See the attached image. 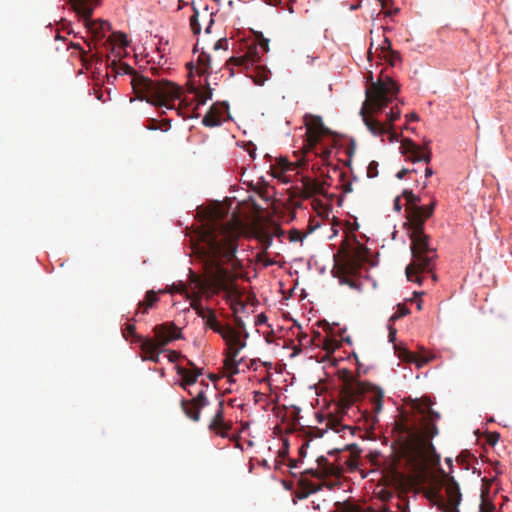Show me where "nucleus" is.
I'll return each instance as SVG.
<instances>
[{
	"mask_svg": "<svg viewBox=\"0 0 512 512\" xmlns=\"http://www.w3.org/2000/svg\"><path fill=\"white\" fill-rule=\"evenodd\" d=\"M196 249L210 282L202 281L193 275L191 284L194 285L195 291L187 297L191 300L190 307L204 320L205 326L221 335L229 325H222L213 309L202 306L201 294L211 298L223 291L224 298L229 302L234 313L237 312L238 307H244L241 300L242 294L235 283L237 276L225 267V264H231L235 269L239 262L236 257L238 234L231 225L212 220L202 230Z\"/></svg>",
	"mask_w": 512,
	"mask_h": 512,
	"instance_id": "f257e3e1",
	"label": "nucleus"
},
{
	"mask_svg": "<svg viewBox=\"0 0 512 512\" xmlns=\"http://www.w3.org/2000/svg\"><path fill=\"white\" fill-rule=\"evenodd\" d=\"M435 202L428 206L407 207L409 237L412 261L405 269L409 281L422 283L421 274L431 273L437 258L436 249L430 244V237L424 232V224L433 214Z\"/></svg>",
	"mask_w": 512,
	"mask_h": 512,
	"instance_id": "f03ea898",
	"label": "nucleus"
},
{
	"mask_svg": "<svg viewBox=\"0 0 512 512\" xmlns=\"http://www.w3.org/2000/svg\"><path fill=\"white\" fill-rule=\"evenodd\" d=\"M398 92L399 86L392 78L381 77L366 88V99L360 109V115L367 129L376 137L389 134L390 142L396 141L398 134L393 128L380 122L375 115L391 103Z\"/></svg>",
	"mask_w": 512,
	"mask_h": 512,
	"instance_id": "7ed1b4c3",
	"label": "nucleus"
},
{
	"mask_svg": "<svg viewBox=\"0 0 512 512\" xmlns=\"http://www.w3.org/2000/svg\"><path fill=\"white\" fill-rule=\"evenodd\" d=\"M119 74L133 75L132 89L140 100H146L156 107L175 108V101L181 96V87L168 80H152L138 75L133 67L120 63L116 69Z\"/></svg>",
	"mask_w": 512,
	"mask_h": 512,
	"instance_id": "20e7f679",
	"label": "nucleus"
},
{
	"mask_svg": "<svg viewBox=\"0 0 512 512\" xmlns=\"http://www.w3.org/2000/svg\"><path fill=\"white\" fill-rule=\"evenodd\" d=\"M435 418H439L438 413L430 411L427 418L423 417L419 424H408L401 422L398 424L403 446L412 461L424 464L435 455V448L431 439L438 434V428L435 424Z\"/></svg>",
	"mask_w": 512,
	"mask_h": 512,
	"instance_id": "39448f33",
	"label": "nucleus"
},
{
	"mask_svg": "<svg viewBox=\"0 0 512 512\" xmlns=\"http://www.w3.org/2000/svg\"><path fill=\"white\" fill-rule=\"evenodd\" d=\"M177 374L181 376L179 386L188 392L189 395L193 396L190 400H181V408L184 414L194 422H198L201 417V410L209 405V400L206 395V389L209 388V384L201 381L200 385L205 387L199 390L195 395L194 392L189 389L190 386L194 385L198 377L202 375V369H196V372H192L187 368L177 365Z\"/></svg>",
	"mask_w": 512,
	"mask_h": 512,
	"instance_id": "423d86ee",
	"label": "nucleus"
},
{
	"mask_svg": "<svg viewBox=\"0 0 512 512\" xmlns=\"http://www.w3.org/2000/svg\"><path fill=\"white\" fill-rule=\"evenodd\" d=\"M360 397L367 399L372 411L377 414L382 410L384 392L381 388L367 382H357L355 384H347L341 391L340 409L341 413L346 411L359 400Z\"/></svg>",
	"mask_w": 512,
	"mask_h": 512,
	"instance_id": "0eeeda50",
	"label": "nucleus"
},
{
	"mask_svg": "<svg viewBox=\"0 0 512 512\" xmlns=\"http://www.w3.org/2000/svg\"><path fill=\"white\" fill-rule=\"evenodd\" d=\"M99 1L100 0H69L72 9L78 16L83 18L85 27L96 40L103 39L106 31L111 29L108 22L91 19L93 11L99 4Z\"/></svg>",
	"mask_w": 512,
	"mask_h": 512,
	"instance_id": "6e6552de",
	"label": "nucleus"
},
{
	"mask_svg": "<svg viewBox=\"0 0 512 512\" xmlns=\"http://www.w3.org/2000/svg\"><path fill=\"white\" fill-rule=\"evenodd\" d=\"M426 496L441 512H459L458 506L462 500V494L458 483L452 476H447L445 496L436 489L429 490Z\"/></svg>",
	"mask_w": 512,
	"mask_h": 512,
	"instance_id": "1a4fd4ad",
	"label": "nucleus"
},
{
	"mask_svg": "<svg viewBox=\"0 0 512 512\" xmlns=\"http://www.w3.org/2000/svg\"><path fill=\"white\" fill-rule=\"evenodd\" d=\"M429 143L430 141L425 142L423 146H420L411 139L405 138L401 142L400 150L401 153L412 162H425L426 164H429L432 158Z\"/></svg>",
	"mask_w": 512,
	"mask_h": 512,
	"instance_id": "9d476101",
	"label": "nucleus"
},
{
	"mask_svg": "<svg viewBox=\"0 0 512 512\" xmlns=\"http://www.w3.org/2000/svg\"><path fill=\"white\" fill-rule=\"evenodd\" d=\"M261 52L256 43L249 44L246 47V51L243 55L233 56L229 58L226 65L231 71V75H234V68L239 67L245 70H249L250 67L256 65L261 59Z\"/></svg>",
	"mask_w": 512,
	"mask_h": 512,
	"instance_id": "9b49d317",
	"label": "nucleus"
},
{
	"mask_svg": "<svg viewBox=\"0 0 512 512\" xmlns=\"http://www.w3.org/2000/svg\"><path fill=\"white\" fill-rule=\"evenodd\" d=\"M214 12L210 11L208 6H205L202 10H199L193 6V14L190 16L189 25L194 35H199L202 30V26H205V32L211 33V28L214 24Z\"/></svg>",
	"mask_w": 512,
	"mask_h": 512,
	"instance_id": "f8f14e48",
	"label": "nucleus"
},
{
	"mask_svg": "<svg viewBox=\"0 0 512 512\" xmlns=\"http://www.w3.org/2000/svg\"><path fill=\"white\" fill-rule=\"evenodd\" d=\"M304 121L307 143L309 148L313 149L320 141L321 137L329 133V130L324 126L320 116L306 115Z\"/></svg>",
	"mask_w": 512,
	"mask_h": 512,
	"instance_id": "ddd939ff",
	"label": "nucleus"
},
{
	"mask_svg": "<svg viewBox=\"0 0 512 512\" xmlns=\"http://www.w3.org/2000/svg\"><path fill=\"white\" fill-rule=\"evenodd\" d=\"M317 468L308 469L305 474L317 479H324L327 477H334L339 479L342 475L343 468L340 464L331 463L325 456H319L316 460Z\"/></svg>",
	"mask_w": 512,
	"mask_h": 512,
	"instance_id": "4468645a",
	"label": "nucleus"
},
{
	"mask_svg": "<svg viewBox=\"0 0 512 512\" xmlns=\"http://www.w3.org/2000/svg\"><path fill=\"white\" fill-rule=\"evenodd\" d=\"M154 339L152 343L159 348H163L175 339L182 338L181 331L174 323H164L156 325L153 329Z\"/></svg>",
	"mask_w": 512,
	"mask_h": 512,
	"instance_id": "2eb2a0df",
	"label": "nucleus"
},
{
	"mask_svg": "<svg viewBox=\"0 0 512 512\" xmlns=\"http://www.w3.org/2000/svg\"><path fill=\"white\" fill-rule=\"evenodd\" d=\"M220 336L225 341L227 347L225 353L238 356L240 351L246 346L248 333L245 332L244 339H241V332L229 325Z\"/></svg>",
	"mask_w": 512,
	"mask_h": 512,
	"instance_id": "dca6fc26",
	"label": "nucleus"
},
{
	"mask_svg": "<svg viewBox=\"0 0 512 512\" xmlns=\"http://www.w3.org/2000/svg\"><path fill=\"white\" fill-rule=\"evenodd\" d=\"M231 429L232 423L224 419V401L221 400L218 403V409L210 420L208 430L216 436L227 438Z\"/></svg>",
	"mask_w": 512,
	"mask_h": 512,
	"instance_id": "f3484780",
	"label": "nucleus"
},
{
	"mask_svg": "<svg viewBox=\"0 0 512 512\" xmlns=\"http://www.w3.org/2000/svg\"><path fill=\"white\" fill-rule=\"evenodd\" d=\"M366 250L364 246L358 244L353 249L344 252V266L348 272H355L360 269L367 257Z\"/></svg>",
	"mask_w": 512,
	"mask_h": 512,
	"instance_id": "a211bd4d",
	"label": "nucleus"
},
{
	"mask_svg": "<svg viewBox=\"0 0 512 512\" xmlns=\"http://www.w3.org/2000/svg\"><path fill=\"white\" fill-rule=\"evenodd\" d=\"M380 51L379 57L387 61L392 67L401 62V55L398 51L392 49L391 41L385 37L382 43L376 48V52Z\"/></svg>",
	"mask_w": 512,
	"mask_h": 512,
	"instance_id": "6ab92c4d",
	"label": "nucleus"
},
{
	"mask_svg": "<svg viewBox=\"0 0 512 512\" xmlns=\"http://www.w3.org/2000/svg\"><path fill=\"white\" fill-rule=\"evenodd\" d=\"M140 349L145 355L143 358L144 360H150L154 363H158L160 361L162 348L155 346V344L152 343L151 338L143 340L140 344Z\"/></svg>",
	"mask_w": 512,
	"mask_h": 512,
	"instance_id": "aec40b11",
	"label": "nucleus"
},
{
	"mask_svg": "<svg viewBox=\"0 0 512 512\" xmlns=\"http://www.w3.org/2000/svg\"><path fill=\"white\" fill-rule=\"evenodd\" d=\"M400 357L402 358V360L406 362L415 363L418 368H421L430 361H432L435 358V355L427 353L415 354L411 351L404 350L400 354Z\"/></svg>",
	"mask_w": 512,
	"mask_h": 512,
	"instance_id": "412c9836",
	"label": "nucleus"
},
{
	"mask_svg": "<svg viewBox=\"0 0 512 512\" xmlns=\"http://www.w3.org/2000/svg\"><path fill=\"white\" fill-rule=\"evenodd\" d=\"M246 71L256 85L262 86L269 79L270 71L262 65L256 64Z\"/></svg>",
	"mask_w": 512,
	"mask_h": 512,
	"instance_id": "4be33fe9",
	"label": "nucleus"
},
{
	"mask_svg": "<svg viewBox=\"0 0 512 512\" xmlns=\"http://www.w3.org/2000/svg\"><path fill=\"white\" fill-rule=\"evenodd\" d=\"M323 184L317 180H309L306 179L303 183V188L301 190V197L304 199H308L316 194L323 193Z\"/></svg>",
	"mask_w": 512,
	"mask_h": 512,
	"instance_id": "5701e85b",
	"label": "nucleus"
},
{
	"mask_svg": "<svg viewBox=\"0 0 512 512\" xmlns=\"http://www.w3.org/2000/svg\"><path fill=\"white\" fill-rule=\"evenodd\" d=\"M158 301H159V298L157 296L156 291H154V290L147 291L145 294L144 300L140 301L137 305L136 314L148 313L149 309H152Z\"/></svg>",
	"mask_w": 512,
	"mask_h": 512,
	"instance_id": "b1692460",
	"label": "nucleus"
},
{
	"mask_svg": "<svg viewBox=\"0 0 512 512\" xmlns=\"http://www.w3.org/2000/svg\"><path fill=\"white\" fill-rule=\"evenodd\" d=\"M310 343L315 344L317 346L322 345L323 349L328 352H333L337 348V343L335 340L329 338L322 339L318 331L314 333V336L310 340Z\"/></svg>",
	"mask_w": 512,
	"mask_h": 512,
	"instance_id": "393cba45",
	"label": "nucleus"
},
{
	"mask_svg": "<svg viewBox=\"0 0 512 512\" xmlns=\"http://www.w3.org/2000/svg\"><path fill=\"white\" fill-rule=\"evenodd\" d=\"M224 368L230 373L229 382H232V376L239 373V365L241 360H237V356L225 353Z\"/></svg>",
	"mask_w": 512,
	"mask_h": 512,
	"instance_id": "a878e982",
	"label": "nucleus"
},
{
	"mask_svg": "<svg viewBox=\"0 0 512 512\" xmlns=\"http://www.w3.org/2000/svg\"><path fill=\"white\" fill-rule=\"evenodd\" d=\"M203 125L206 127H215L221 124V115L220 113L214 109L213 107L208 111V113L202 119Z\"/></svg>",
	"mask_w": 512,
	"mask_h": 512,
	"instance_id": "bb28decb",
	"label": "nucleus"
},
{
	"mask_svg": "<svg viewBox=\"0 0 512 512\" xmlns=\"http://www.w3.org/2000/svg\"><path fill=\"white\" fill-rule=\"evenodd\" d=\"M327 427L333 430L335 433L349 431L350 434H353V428L350 425L342 424L338 418L333 416L328 419Z\"/></svg>",
	"mask_w": 512,
	"mask_h": 512,
	"instance_id": "cd10ccee",
	"label": "nucleus"
},
{
	"mask_svg": "<svg viewBox=\"0 0 512 512\" xmlns=\"http://www.w3.org/2000/svg\"><path fill=\"white\" fill-rule=\"evenodd\" d=\"M256 238L261 242L265 250H267L272 245L273 234L265 228H260L256 232Z\"/></svg>",
	"mask_w": 512,
	"mask_h": 512,
	"instance_id": "c85d7f7f",
	"label": "nucleus"
},
{
	"mask_svg": "<svg viewBox=\"0 0 512 512\" xmlns=\"http://www.w3.org/2000/svg\"><path fill=\"white\" fill-rule=\"evenodd\" d=\"M210 67V55L202 52L198 57V72L200 74L207 73Z\"/></svg>",
	"mask_w": 512,
	"mask_h": 512,
	"instance_id": "c756f323",
	"label": "nucleus"
},
{
	"mask_svg": "<svg viewBox=\"0 0 512 512\" xmlns=\"http://www.w3.org/2000/svg\"><path fill=\"white\" fill-rule=\"evenodd\" d=\"M123 336L124 337L132 336L134 338V341L138 342L140 344L142 343L143 340L146 339L136 333V327L134 324H127V326L123 330Z\"/></svg>",
	"mask_w": 512,
	"mask_h": 512,
	"instance_id": "7c9ffc66",
	"label": "nucleus"
},
{
	"mask_svg": "<svg viewBox=\"0 0 512 512\" xmlns=\"http://www.w3.org/2000/svg\"><path fill=\"white\" fill-rule=\"evenodd\" d=\"M402 195L406 199V201L409 205L408 207L419 206L418 204L420 203L421 199L419 196L415 195L412 191L404 190Z\"/></svg>",
	"mask_w": 512,
	"mask_h": 512,
	"instance_id": "2f4dec72",
	"label": "nucleus"
},
{
	"mask_svg": "<svg viewBox=\"0 0 512 512\" xmlns=\"http://www.w3.org/2000/svg\"><path fill=\"white\" fill-rule=\"evenodd\" d=\"M401 116V111L400 109L395 106V107H392L390 112L388 113L387 115V126H390V128H393V122H395L397 119H399Z\"/></svg>",
	"mask_w": 512,
	"mask_h": 512,
	"instance_id": "473e14b6",
	"label": "nucleus"
},
{
	"mask_svg": "<svg viewBox=\"0 0 512 512\" xmlns=\"http://www.w3.org/2000/svg\"><path fill=\"white\" fill-rule=\"evenodd\" d=\"M306 237V234L302 233L298 229H291L288 233V238L290 242H303Z\"/></svg>",
	"mask_w": 512,
	"mask_h": 512,
	"instance_id": "72a5a7b5",
	"label": "nucleus"
},
{
	"mask_svg": "<svg viewBox=\"0 0 512 512\" xmlns=\"http://www.w3.org/2000/svg\"><path fill=\"white\" fill-rule=\"evenodd\" d=\"M409 309L404 304H398L397 311L391 316L390 320H397L409 314Z\"/></svg>",
	"mask_w": 512,
	"mask_h": 512,
	"instance_id": "f704fd0d",
	"label": "nucleus"
},
{
	"mask_svg": "<svg viewBox=\"0 0 512 512\" xmlns=\"http://www.w3.org/2000/svg\"><path fill=\"white\" fill-rule=\"evenodd\" d=\"M113 41L117 42L119 45L125 47L128 45L127 37L124 33L114 32L112 34Z\"/></svg>",
	"mask_w": 512,
	"mask_h": 512,
	"instance_id": "c9c22d12",
	"label": "nucleus"
},
{
	"mask_svg": "<svg viewBox=\"0 0 512 512\" xmlns=\"http://www.w3.org/2000/svg\"><path fill=\"white\" fill-rule=\"evenodd\" d=\"M275 166L281 169V173H286L287 171L292 170L291 163L286 159H279Z\"/></svg>",
	"mask_w": 512,
	"mask_h": 512,
	"instance_id": "e433bc0d",
	"label": "nucleus"
},
{
	"mask_svg": "<svg viewBox=\"0 0 512 512\" xmlns=\"http://www.w3.org/2000/svg\"><path fill=\"white\" fill-rule=\"evenodd\" d=\"M378 175V163L371 161L367 167V176L369 178H375Z\"/></svg>",
	"mask_w": 512,
	"mask_h": 512,
	"instance_id": "4c0bfd02",
	"label": "nucleus"
},
{
	"mask_svg": "<svg viewBox=\"0 0 512 512\" xmlns=\"http://www.w3.org/2000/svg\"><path fill=\"white\" fill-rule=\"evenodd\" d=\"M494 511H495L494 504L486 499H482L479 512H494Z\"/></svg>",
	"mask_w": 512,
	"mask_h": 512,
	"instance_id": "58836bf2",
	"label": "nucleus"
},
{
	"mask_svg": "<svg viewBox=\"0 0 512 512\" xmlns=\"http://www.w3.org/2000/svg\"><path fill=\"white\" fill-rule=\"evenodd\" d=\"M272 175L275 178L282 180L283 182H288L289 180L286 178L285 173H281V169L277 168L275 165L271 167Z\"/></svg>",
	"mask_w": 512,
	"mask_h": 512,
	"instance_id": "ea45409f",
	"label": "nucleus"
},
{
	"mask_svg": "<svg viewBox=\"0 0 512 512\" xmlns=\"http://www.w3.org/2000/svg\"><path fill=\"white\" fill-rule=\"evenodd\" d=\"M499 438H500V434L499 433H497V432H490L487 435V442L490 445H495L498 442Z\"/></svg>",
	"mask_w": 512,
	"mask_h": 512,
	"instance_id": "a19ab883",
	"label": "nucleus"
},
{
	"mask_svg": "<svg viewBox=\"0 0 512 512\" xmlns=\"http://www.w3.org/2000/svg\"><path fill=\"white\" fill-rule=\"evenodd\" d=\"M272 228L273 231L271 233L273 237L282 238L285 235L284 230L278 224H273Z\"/></svg>",
	"mask_w": 512,
	"mask_h": 512,
	"instance_id": "79ce46f5",
	"label": "nucleus"
},
{
	"mask_svg": "<svg viewBox=\"0 0 512 512\" xmlns=\"http://www.w3.org/2000/svg\"><path fill=\"white\" fill-rule=\"evenodd\" d=\"M181 357V354L177 351L169 350L167 354V358L169 362L174 363Z\"/></svg>",
	"mask_w": 512,
	"mask_h": 512,
	"instance_id": "37998d69",
	"label": "nucleus"
},
{
	"mask_svg": "<svg viewBox=\"0 0 512 512\" xmlns=\"http://www.w3.org/2000/svg\"><path fill=\"white\" fill-rule=\"evenodd\" d=\"M227 45H228V41H227V39L223 38V39H219V40L215 43L214 48H215L216 50H218V49H227Z\"/></svg>",
	"mask_w": 512,
	"mask_h": 512,
	"instance_id": "c03bdc74",
	"label": "nucleus"
},
{
	"mask_svg": "<svg viewBox=\"0 0 512 512\" xmlns=\"http://www.w3.org/2000/svg\"><path fill=\"white\" fill-rule=\"evenodd\" d=\"M258 47H259V50L260 52L263 54L265 52H268L269 50V46H268V41L267 40H263L261 41L259 44H257Z\"/></svg>",
	"mask_w": 512,
	"mask_h": 512,
	"instance_id": "a18cd8bd",
	"label": "nucleus"
},
{
	"mask_svg": "<svg viewBox=\"0 0 512 512\" xmlns=\"http://www.w3.org/2000/svg\"><path fill=\"white\" fill-rule=\"evenodd\" d=\"M266 321H267V316L264 313H261V314L257 315L255 324L261 325V324H264Z\"/></svg>",
	"mask_w": 512,
	"mask_h": 512,
	"instance_id": "49530a36",
	"label": "nucleus"
},
{
	"mask_svg": "<svg viewBox=\"0 0 512 512\" xmlns=\"http://www.w3.org/2000/svg\"><path fill=\"white\" fill-rule=\"evenodd\" d=\"M416 170H409V169H406V168H403L401 169L398 173H397V178L398 179H403L408 173L410 172H415Z\"/></svg>",
	"mask_w": 512,
	"mask_h": 512,
	"instance_id": "de8ad7c7",
	"label": "nucleus"
},
{
	"mask_svg": "<svg viewBox=\"0 0 512 512\" xmlns=\"http://www.w3.org/2000/svg\"><path fill=\"white\" fill-rule=\"evenodd\" d=\"M407 121H418L419 117L415 112L406 115Z\"/></svg>",
	"mask_w": 512,
	"mask_h": 512,
	"instance_id": "09e8293b",
	"label": "nucleus"
},
{
	"mask_svg": "<svg viewBox=\"0 0 512 512\" xmlns=\"http://www.w3.org/2000/svg\"><path fill=\"white\" fill-rule=\"evenodd\" d=\"M394 209H395L397 212H400V211H401L400 197H396V198H395V200H394Z\"/></svg>",
	"mask_w": 512,
	"mask_h": 512,
	"instance_id": "8fccbe9b",
	"label": "nucleus"
},
{
	"mask_svg": "<svg viewBox=\"0 0 512 512\" xmlns=\"http://www.w3.org/2000/svg\"><path fill=\"white\" fill-rule=\"evenodd\" d=\"M308 447V443L306 444H303L300 448H299V454L301 457H304L306 455V449Z\"/></svg>",
	"mask_w": 512,
	"mask_h": 512,
	"instance_id": "3c124183",
	"label": "nucleus"
},
{
	"mask_svg": "<svg viewBox=\"0 0 512 512\" xmlns=\"http://www.w3.org/2000/svg\"><path fill=\"white\" fill-rule=\"evenodd\" d=\"M187 364L192 372H196V369H199L191 360H188Z\"/></svg>",
	"mask_w": 512,
	"mask_h": 512,
	"instance_id": "603ef678",
	"label": "nucleus"
},
{
	"mask_svg": "<svg viewBox=\"0 0 512 512\" xmlns=\"http://www.w3.org/2000/svg\"><path fill=\"white\" fill-rule=\"evenodd\" d=\"M235 321H236L237 327L239 329H245V325H244L243 321L240 318H236Z\"/></svg>",
	"mask_w": 512,
	"mask_h": 512,
	"instance_id": "864d4df0",
	"label": "nucleus"
},
{
	"mask_svg": "<svg viewBox=\"0 0 512 512\" xmlns=\"http://www.w3.org/2000/svg\"><path fill=\"white\" fill-rule=\"evenodd\" d=\"M308 338V335L306 333H301L298 335V340L301 344H303V341Z\"/></svg>",
	"mask_w": 512,
	"mask_h": 512,
	"instance_id": "5fc2aeb1",
	"label": "nucleus"
},
{
	"mask_svg": "<svg viewBox=\"0 0 512 512\" xmlns=\"http://www.w3.org/2000/svg\"><path fill=\"white\" fill-rule=\"evenodd\" d=\"M395 333H396V330H395V329H393L392 327H389V337H390V341H393V340H394Z\"/></svg>",
	"mask_w": 512,
	"mask_h": 512,
	"instance_id": "6e6d98bb",
	"label": "nucleus"
},
{
	"mask_svg": "<svg viewBox=\"0 0 512 512\" xmlns=\"http://www.w3.org/2000/svg\"><path fill=\"white\" fill-rule=\"evenodd\" d=\"M433 170L430 167H426L425 169V177L428 178L433 175Z\"/></svg>",
	"mask_w": 512,
	"mask_h": 512,
	"instance_id": "4d7b16f0",
	"label": "nucleus"
},
{
	"mask_svg": "<svg viewBox=\"0 0 512 512\" xmlns=\"http://www.w3.org/2000/svg\"><path fill=\"white\" fill-rule=\"evenodd\" d=\"M95 93L98 100L105 102V100L103 99V93L101 91L97 90L95 91Z\"/></svg>",
	"mask_w": 512,
	"mask_h": 512,
	"instance_id": "13d9d810",
	"label": "nucleus"
},
{
	"mask_svg": "<svg viewBox=\"0 0 512 512\" xmlns=\"http://www.w3.org/2000/svg\"><path fill=\"white\" fill-rule=\"evenodd\" d=\"M382 8L387 7L388 0H376Z\"/></svg>",
	"mask_w": 512,
	"mask_h": 512,
	"instance_id": "bf43d9fd",
	"label": "nucleus"
},
{
	"mask_svg": "<svg viewBox=\"0 0 512 512\" xmlns=\"http://www.w3.org/2000/svg\"><path fill=\"white\" fill-rule=\"evenodd\" d=\"M340 452V450L338 449H334V450H331L328 452L329 455H332V456H335L336 454H338Z\"/></svg>",
	"mask_w": 512,
	"mask_h": 512,
	"instance_id": "052dcab7",
	"label": "nucleus"
},
{
	"mask_svg": "<svg viewBox=\"0 0 512 512\" xmlns=\"http://www.w3.org/2000/svg\"><path fill=\"white\" fill-rule=\"evenodd\" d=\"M344 191H345L346 193H347V192H351V191H352L351 184H348V185L345 187Z\"/></svg>",
	"mask_w": 512,
	"mask_h": 512,
	"instance_id": "680f3d73",
	"label": "nucleus"
},
{
	"mask_svg": "<svg viewBox=\"0 0 512 512\" xmlns=\"http://www.w3.org/2000/svg\"><path fill=\"white\" fill-rule=\"evenodd\" d=\"M372 47H373V43H371V47H370V49L368 51V59L369 60H371V57H372V51H371Z\"/></svg>",
	"mask_w": 512,
	"mask_h": 512,
	"instance_id": "e2e57ef3",
	"label": "nucleus"
},
{
	"mask_svg": "<svg viewBox=\"0 0 512 512\" xmlns=\"http://www.w3.org/2000/svg\"><path fill=\"white\" fill-rule=\"evenodd\" d=\"M274 263H275V262H274L273 260H267V261L265 262V266H271V265H273Z\"/></svg>",
	"mask_w": 512,
	"mask_h": 512,
	"instance_id": "0e129e2a",
	"label": "nucleus"
},
{
	"mask_svg": "<svg viewBox=\"0 0 512 512\" xmlns=\"http://www.w3.org/2000/svg\"><path fill=\"white\" fill-rule=\"evenodd\" d=\"M359 7H360V3H358V4H356V5H351L350 9H351V10H355V9H357V8H359Z\"/></svg>",
	"mask_w": 512,
	"mask_h": 512,
	"instance_id": "69168bd1",
	"label": "nucleus"
},
{
	"mask_svg": "<svg viewBox=\"0 0 512 512\" xmlns=\"http://www.w3.org/2000/svg\"><path fill=\"white\" fill-rule=\"evenodd\" d=\"M348 284L350 285V287L352 288H355L356 287V284L353 282V281H349Z\"/></svg>",
	"mask_w": 512,
	"mask_h": 512,
	"instance_id": "338daca9",
	"label": "nucleus"
},
{
	"mask_svg": "<svg viewBox=\"0 0 512 512\" xmlns=\"http://www.w3.org/2000/svg\"><path fill=\"white\" fill-rule=\"evenodd\" d=\"M206 99H207V97L199 99V104H204Z\"/></svg>",
	"mask_w": 512,
	"mask_h": 512,
	"instance_id": "774afa93",
	"label": "nucleus"
}]
</instances>
